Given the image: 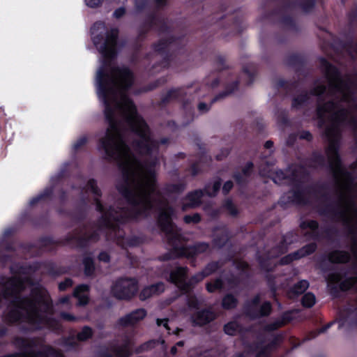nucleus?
<instances>
[{
    "instance_id": "1",
    "label": "nucleus",
    "mask_w": 357,
    "mask_h": 357,
    "mask_svg": "<svg viewBox=\"0 0 357 357\" xmlns=\"http://www.w3.org/2000/svg\"><path fill=\"white\" fill-rule=\"evenodd\" d=\"M107 64L104 63L96 76L97 93L104 105V114L109 126L105 135L100 139V147L107 159L116 160L125 177V185H118L135 214L114 211L110 208L105 219L120 220L128 216L136 218L144 214L151 207V195L154 190V171L138 162L130 152L119 130L117 123L124 118L140 138L135 149L143 155H153L158 148V142L151 139L146 123L136 112V108L126 96L125 90L134 82L132 73L127 68H111L110 73H105Z\"/></svg>"
},
{
    "instance_id": "2",
    "label": "nucleus",
    "mask_w": 357,
    "mask_h": 357,
    "mask_svg": "<svg viewBox=\"0 0 357 357\" xmlns=\"http://www.w3.org/2000/svg\"><path fill=\"white\" fill-rule=\"evenodd\" d=\"M8 302L10 303L7 313L10 321L24 318L36 325L47 324L52 302L43 288H31L28 282L10 280L6 284L0 285V305Z\"/></svg>"
},
{
    "instance_id": "3",
    "label": "nucleus",
    "mask_w": 357,
    "mask_h": 357,
    "mask_svg": "<svg viewBox=\"0 0 357 357\" xmlns=\"http://www.w3.org/2000/svg\"><path fill=\"white\" fill-rule=\"evenodd\" d=\"M329 144L326 151L328 160L333 170L337 181L342 202L340 218L342 221L351 227L352 231L357 230V181L344 171L341 167L337 154V139L338 130L328 128L326 131Z\"/></svg>"
},
{
    "instance_id": "4",
    "label": "nucleus",
    "mask_w": 357,
    "mask_h": 357,
    "mask_svg": "<svg viewBox=\"0 0 357 357\" xmlns=\"http://www.w3.org/2000/svg\"><path fill=\"white\" fill-rule=\"evenodd\" d=\"M118 31L112 29L110 33L106 31L102 22H96L91 29L92 39L105 60L112 59L116 53V38Z\"/></svg>"
},
{
    "instance_id": "5",
    "label": "nucleus",
    "mask_w": 357,
    "mask_h": 357,
    "mask_svg": "<svg viewBox=\"0 0 357 357\" xmlns=\"http://www.w3.org/2000/svg\"><path fill=\"white\" fill-rule=\"evenodd\" d=\"M217 263L209 264L205 270L195 275L191 280L190 284L186 282L185 269L184 268H178L171 272L170 280L175 284L179 289L185 290L188 289L189 286L193 283H197L204 278L206 275L211 274L212 272L218 268Z\"/></svg>"
},
{
    "instance_id": "6",
    "label": "nucleus",
    "mask_w": 357,
    "mask_h": 357,
    "mask_svg": "<svg viewBox=\"0 0 357 357\" xmlns=\"http://www.w3.org/2000/svg\"><path fill=\"white\" fill-rule=\"evenodd\" d=\"M321 64L328 76L331 87L337 91L344 100H347L350 93L349 89L347 84L340 80L337 70L324 59H321Z\"/></svg>"
},
{
    "instance_id": "7",
    "label": "nucleus",
    "mask_w": 357,
    "mask_h": 357,
    "mask_svg": "<svg viewBox=\"0 0 357 357\" xmlns=\"http://www.w3.org/2000/svg\"><path fill=\"white\" fill-rule=\"evenodd\" d=\"M137 291V284L133 279H121L116 282L112 291L114 295L119 299H129Z\"/></svg>"
},
{
    "instance_id": "8",
    "label": "nucleus",
    "mask_w": 357,
    "mask_h": 357,
    "mask_svg": "<svg viewBox=\"0 0 357 357\" xmlns=\"http://www.w3.org/2000/svg\"><path fill=\"white\" fill-rule=\"evenodd\" d=\"M347 112L340 109L339 107H335L333 103L328 102L326 105H319L317 115L319 118L330 117L334 122L342 121Z\"/></svg>"
},
{
    "instance_id": "9",
    "label": "nucleus",
    "mask_w": 357,
    "mask_h": 357,
    "mask_svg": "<svg viewBox=\"0 0 357 357\" xmlns=\"http://www.w3.org/2000/svg\"><path fill=\"white\" fill-rule=\"evenodd\" d=\"M15 345L18 347L21 351L18 354L10 355L7 357H35V348L37 346L36 341L34 340H28L17 338L14 342Z\"/></svg>"
},
{
    "instance_id": "10",
    "label": "nucleus",
    "mask_w": 357,
    "mask_h": 357,
    "mask_svg": "<svg viewBox=\"0 0 357 357\" xmlns=\"http://www.w3.org/2000/svg\"><path fill=\"white\" fill-rule=\"evenodd\" d=\"M172 214V210L169 208H165L161 211L158 222L162 229L168 234H172L176 231L174 227L172 224L171 215Z\"/></svg>"
},
{
    "instance_id": "11",
    "label": "nucleus",
    "mask_w": 357,
    "mask_h": 357,
    "mask_svg": "<svg viewBox=\"0 0 357 357\" xmlns=\"http://www.w3.org/2000/svg\"><path fill=\"white\" fill-rule=\"evenodd\" d=\"M342 276L338 272H333L331 273L328 278V282L331 284H336L340 282V288L343 290H347L351 287L356 282V278H349L344 281H341Z\"/></svg>"
},
{
    "instance_id": "12",
    "label": "nucleus",
    "mask_w": 357,
    "mask_h": 357,
    "mask_svg": "<svg viewBox=\"0 0 357 357\" xmlns=\"http://www.w3.org/2000/svg\"><path fill=\"white\" fill-rule=\"evenodd\" d=\"M146 312L143 309H138L120 319V324L123 326L132 325L144 319Z\"/></svg>"
},
{
    "instance_id": "13",
    "label": "nucleus",
    "mask_w": 357,
    "mask_h": 357,
    "mask_svg": "<svg viewBox=\"0 0 357 357\" xmlns=\"http://www.w3.org/2000/svg\"><path fill=\"white\" fill-rule=\"evenodd\" d=\"M316 249V245L314 243L309 244L303 247L298 252L294 253L293 255H288L282 259V264H287L294 259L303 257L313 252Z\"/></svg>"
},
{
    "instance_id": "14",
    "label": "nucleus",
    "mask_w": 357,
    "mask_h": 357,
    "mask_svg": "<svg viewBox=\"0 0 357 357\" xmlns=\"http://www.w3.org/2000/svg\"><path fill=\"white\" fill-rule=\"evenodd\" d=\"M164 284L158 283L144 288L139 294L141 300H146L154 295H157L164 291Z\"/></svg>"
},
{
    "instance_id": "15",
    "label": "nucleus",
    "mask_w": 357,
    "mask_h": 357,
    "mask_svg": "<svg viewBox=\"0 0 357 357\" xmlns=\"http://www.w3.org/2000/svg\"><path fill=\"white\" fill-rule=\"evenodd\" d=\"M202 195L201 191H195L190 193L185 198V202L183 206V210H185L188 207L193 208L198 206L201 202Z\"/></svg>"
},
{
    "instance_id": "16",
    "label": "nucleus",
    "mask_w": 357,
    "mask_h": 357,
    "mask_svg": "<svg viewBox=\"0 0 357 357\" xmlns=\"http://www.w3.org/2000/svg\"><path fill=\"white\" fill-rule=\"evenodd\" d=\"M215 317L214 314L209 310H202L197 312L193 317V321L198 325H204L212 321Z\"/></svg>"
},
{
    "instance_id": "17",
    "label": "nucleus",
    "mask_w": 357,
    "mask_h": 357,
    "mask_svg": "<svg viewBox=\"0 0 357 357\" xmlns=\"http://www.w3.org/2000/svg\"><path fill=\"white\" fill-rule=\"evenodd\" d=\"M74 295L78 299V305H86L88 303V286L82 284L77 287Z\"/></svg>"
},
{
    "instance_id": "18",
    "label": "nucleus",
    "mask_w": 357,
    "mask_h": 357,
    "mask_svg": "<svg viewBox=\"0 0 357 357\" xmlns=\"http://www.w3.org/2000/svg\"><path fill=\"white\" fill-rule=\"evenodd\" d=\"M349 258V255L342 251H335L329 255V259L332 262L344 263L347 261Z\"/></svg>"
},
{
    "instance_id": "19",
    "label": "nucleus",
    "mask_w": 357,
    "mask_h": 357,
    "mask_svg": "<svg viewBox=\"0 0 357 357\" xmlns=\"http://www.w3.org/2000/svg\"><path fill=\"white\" fill-rule=\"evenodd\" d=\"M309 287V282L307 280H301L298 282L292 289L295 294H303Z\"/></svg>"
},
{
    "instance_id": "20",
    "label": "nucleus",
    "mask_w": 357,
    "mask_h": 357,
    "mask_svg": "<svg viewBox=\"0 0 357 357\" xmlns=\"http://www.w3.org/2000/svg\"><path fill=\"white\" fill-rule=\"evenodd\" d=\"M239 331V326L235 321L229 322L225 326V331L229 335L236 334Z\"/></svg>"
},
{
    "instance_id": "21",
    "label": "nucleus",
    "mask_w": 357,
    "mask_h": 357,
    "mask_svg": "<svg viewBox=\"0 0 357 357\" xmlns=\"http://www.w3.org/2000/svg\"><path fill=\"white\" fill-rule=\"evenodd\" d=\"M236 305V299L231 295H227L222 300V306L224 308L230 309Z\"/></svg>"
},
{
    "instance_id": "22",
    "label": "nucleus",
    "mask_w": 357,
    "mask_h": 357,
    "mask_svg": "<svg viewBox=\"0 0 357 357\" xmlns=\"http://www.w3.org/2000/svg\"><path fill=\"white\" fill-rule=\"evenodd\" d=\"M315 296L313 294L307 293L303 297L302 303L304 306L310 307L315 303Z\"/></svg>"
},
{
    "instance_id": "23",
    "label": "nucleus",
    "mask_w": 357,
    "mask_h": 357,
    "mask_svg": "<svg viewBox=\"0 0 357 357\" xmlns=\"http://www.w3.org/2000/svg\"><path fill=\"white\" fill-rule=\"evenodd\" d=\"M301 227L303 229H309L312 231H314L318 227V224L314 220H306L301 224Z\"/></svg>"
},
{
    "instance_id": "24",
    "label": "nucleus",
    "mask_w": 357,
    "mask_h": 357,
    "mask_svg": "<svg viewBox=\"0 0 357 357\" xmlns=\"http://www.w3.org/2000/svg\"><path fill=\"white\" fill-rule=\"evenodd\" d=\"M91 329L89 327H84L82 331L79 333L77 337L79 340H86L91 336Z\"/></svg>"
},
{
    "instance_id": "25",
    "label": "nucleus",
    "mask_w": 357,
    "mask_h": 357,
    "mask_svg": "<svg viewBox=\"0 0 357 357\" xmlns=\"http://www.w3.org/2000/svg\"><path fill=\"white\" fill-rule=\"evenodd\" d=\"M206 287L209 292H213L215 290L222 287V282L220 280H216L213 283H208Z\"/></svg>"
},
{
    "instance_id": "26",
    "label": "nucleus",
    "mask_w": 357,
    "mask_h": 357,
    "mask_svg": "<svg viewBox=\"0 0 357 357\" xmlns=\"http://www.w3.org/2000/svg\"><path fill=\"white\" fill-rule=\"evenodd\" d=\"M206 287L209 292H213L215 290L222 287V282L220 280H216L213 283H208Z\"/></svg>"
},
{
    "instance_id": "27",
    "label": "nucleus",
    "mask_w": 357,
    "mask_h": 357,
    "mask_svg": "<svg viewBox=\"0 0 357 357\" xmlns=\"http://www.w3.org/2000/svg\"><path fill=\"white\" fill-rule=\"evenodd\" d=\"M200 220V217L197 213L193 214L192 215H185L184 217L185 222L189 223H197Z\"/></svg>"
},
{
    "instance_id": "28",
    "label": "nucleus",
    "mask_w": 357,
    "mask_h": 357,
    "mask_svg": "<svg viewBox=\"0 0 357 357\" xmlns=\"http://www.w3.org/2000/svg\"><path fill=\"white\" fill-rule=\"evenodd\" d=\"M85 266V273L86 275H90L93 271V264L91 259L87 258L84 261Z\"/></svg>"
},
{
    "instance_id": "29",
    "label": "nucleus",
    "mask_w": 357,
    "mask_h": 357,
    "mask_svg": "<svg viewBox=\"0 0 357 357\" xmlns=\"http://www.w3.org/2000/svg\"><path fill=\"white\" fill-rule=\"evenodd\" d=\"M85 2V4L91 8H96L100 6L103 0H84Z\"/></svg>"
},
{
    "instance_id": "30",
    "label": "nucleus",
    "mask_w": 357,
    "mask_h": 357,
    "mask_svg": "<svg viewBox=\"0 0 357 357\" xmlns=\"http://www.w3.org/2000/svg\"><path fill=\"white\" fill-rule=\"evenodd\" d=\"M271 311V304L268 302H265L261 306L260 314L261 315H266Z\"/></svg>"
},
{
    "instance_id": "31",
    "label": "nucleus",
    "mask_w": 357,
    "mask_h": 357,
    "mask_svg": "<svg viewBox=\"0 0 357 357\" xmlns=\"http://www.w3.org/2000/svg\"><path fill=\"white\" fill-rule=\"evenodd\" d=\"M88 185H89V189H90L93 193H94L96 195H100V190L98 188V186H97V184H96V181H90L89 182Z\"/></svg>"
},
{
    "instance_id": "32",
    "label": "nucleus",
    "mask_w": 357,
    "mask_h": 357,
    "mask_svg": "<svg viewBox=\"0 0 357 357\" xmlns=\"http://www.w3.org/2000/svg\"><path fill=\"white\" fill-rule=\"evenodd\" d=\"M72 285V280L70 279H66L64 282H61L59 285L60 290H65L67 287Z\"/></svg>"
},
{
    "instance_id": "33",
    "label": "nucleus",
    "mask_w": 357,
    "mask_h": 357,
    "mask_svg": "<svg viewBox=\"0 0 357 357\" xmlns=\"http://www.w3.org/2000/svg\"><path fill=\"white\" fill-rule=\"evenodd\" d=\"M220 182H215L213 183V192H211L209 191H207V193L208 194V195L210 196H212L213 195L215 194V192L219 190L220 188Z\"/></svg>"
},
{
    "instance_id": "34",
    "label": "nucleus",
    "mask_w": 357,
    "mask_h": 357,
    "mask_svg": "<svg viewBox=\"0 0 357 357\" xmlns=\"http://www.w3.org/2000/svg\"><path fill=\"white\" fill-rule=\"evenodd\" d=\"M168 320L167 319H158L156 320V324L158 326L162 325L167 330H169L167 324Z\"/></svg>"
},
{
    "instance_id": "35",
    "label": "nucleus",
    "mask_w": 357,
    "mask_h": 357,
    "mask_svg": "<svg viewBox=\"0 0 357 357\" xmlns=\"http://www.w3.org/2000/svg\"><path fill=\"white\" fill-rule=\"evenodd\" d=\"M325 91V87L323 85H318L314 89V93L319 95Z\"/></svg>"
},
{
    "instance_id": "36",
    "label": "nucleus",
    "mask_w": 357,
    "mask_h": 357,
    "mask_svg": "<svg viewBox=\"0 0 357 357\" xmlns=\"http://www.w3.org/2000/svg\"><path fill=\"white\" fill-rule=\"evenodd\" d=\"M232 186V183L231 181H227L224 184L222 190L225 193H227L231 189Z\"/></svg>"
},
{
    "instance_id": "37",
    "label": "nucleus",
    "mask_w": 357,
    "mask_h": 357,
    "mask_svg": "<svg viewBox=\"0 0 357 357\" xmlns=\"http://www.w3.org/2000/svg\"><path fill=\"white\" fill-rule=\"evenodd\" d=\"M99 259L100 261H105V262H107L109 261V256L106 252H101L99 255Z\"/></svg>"
},
{
    "instance_id": "38",
    "label": "nucleus",
    "mask_w": 357,
    "mask_h": 357,
    "mask_svg": "<svg viewBox=\"0 0 357 357\" xmlns=\"http://www.w3.org/2000/svg\"><path fill=\"white\" fill-rule=\"evenodd\" d=\"M61 316L63 319L67 320V321H73V320L75 319V317H73L68 313H62L61 314Z\"/></svg>"
},
{
    "instance_id": "39",
    "label": "nucleus",
    "mask_w": 357,
    "mask_h": 357,
    "mask_svg": "<svg viewBox=\"0 0 357 357\" xmlns=\"http://www.w3.org/2000/svg\"><path fill=\"white\" fill-rule=\"evenodd\" d=\"M125 13V10L122 8L117 9L114 11V15L116 17H120Z\"/></svg>"
},
{
    "instance_id": "40",
    "label": "nucleus",
    "mask_w": 357,
    "mask_h": 357,
    "mask_svg": "<svg viewBox=\"0 0 357 357\" xmlns=\"http://www.w3.org/2000/svg\"><path fill=\"white\" fill-rule=\"evenodd\" d=\"M208 248V245L205 243H202L199 245H198V247L197 248V252H203L204 250H206Z\"/></svg>"
},
{
    "instance_id": "41",
    "label": "nucleus",
    "mask_w": 357,
    "mask_h": 357,
    "mask_svg": "<svg viewBox=\"0 0 357 357\" xmlns=\"http://www.w3.org/2000/svg\"><path fill=\"white\" fill-rule=\"evenodd\" d=\"M228 210L229 213L232 215L236 214V210L234 208V206L230 203L227 205Z\"/></svg>"
},
{
    "instance_id": "42",
    "label": "nucleus",
    "mask_w": 357,
    "mask_h": 357,
    "mask_svg": "<svg viewBox=\"0 0 357 357\" xmlns=\"http://www.w3.org/2000/svg\"><path fill=\"white\" fill-rule=\"evenodd\" d=\"M198 108L200 111H206L208 109L207 105L202 102L199 104Z\"/></svg>"
},
{
    "instance_id": "43",
    "label": "nucleus",
    "mask_w": 357,
    "mask_h": 357,
    "mask_svg": "<svg viewBox=\"0 0 357 357\" xmlns=\"http://www.w3.org/2000/svg\"><path fill=\"white\" fill-rule=\"evenodd\" d=\"M348 324H349V321L347 320H344L343 321H339L337 323L338 328L341 329L342 328H343L344 326L347 325Z\"/></svg>"
},
{
    "instance_id": "44",
    "label": "nucleus",
    "mask_w": 357,
    "mask_h": 357,
    "mask_svg": "<svg viewBox=\"0 0 357 357\" xmlns=\"http://www.w3.org/2000/svg\"><path fill=\"white\" fill-rule=\"evenodd\" d=\"M259 301V296H256L252 301V303H251V306L252 307H254L255 305H257L258 304Z\"/></svg>"
},
{
    "instance_id": "45",
    "label": "nucleus",
    "mask_w": 357,
    "mask_h": 357,
    "mask_svg": "<svg viewBox=\"0 0 357 357\" xmlns=\"http://www.w3.org/2000/svg\"><path fill=\"white\" fill-rule=\"evenodd\" d=\"M69 298L67 296L63 297L59 300L60 304H67L68 303Z\"/></svg>"
},
{
    "instance_id": "46",
    "label": "nucleus",
    "mask_w": 357,
    "mask_h": 357,
    "mask_svg": "<svg viewBox=\"0 0 357 357\" xmlns=\"http://www.w3.org/2000/svg\"><path fill=\"white\" fill-rule=\"evenodd\" d=\"M176 352H177V347H176V346L172 347V349H171V354L172 355H175L176 354Z\"/></svg>"
},
{
    "instance_id": "47",
    "label": "nucleus",
    "mask_w": 357,
    "mask_h": 357,
    "mask_svg": "<svg viewBox=\"0 0 357 357\" xmlns=\"http://www.w3.org/2000/svg\"><path fill=\"white\" fill-rule=\"evenodd\" d=\"M95 199H96V202L97 209L101 211L102 210V206L100 205V204L98 202L97 198H95Z\"/></svg>"
},
{
    "instance_id": "48",
    "label": "nucleus",
    "mask_w": 357,
    "mask_h": 357,
    "mask_svg": "<svg viewBox=\"0 0 357 357\" xmlns=\"http://www.w3.org/2000/svg\"><path fill=\"white\" fill-rule=\"evenodd\" d=\"M166 0H155L156 3H158V5L159 6H162L165 3Z\"/></svg>"
},
{
    "instance_id": "49",
    "label": "nucleus",
    "mask_w": 357,
    "mask_h": 357,
    "mask_svg": "<svg viewBox=\"0 0 357 357\" xmlns=\"http://www.w3.org/2000/svg\"><path fill=\"white\" fill-rule=\"evenodd\" d=\"M273 146V143L271 142H266L265 144V146L266 148H271Z\"/></svg>"
},
{
    "instance_id": "50",
    "label": "nucleus",
    "mask_w": 357,
    "mask_h": 357,
    "mask_svg": "<svg viewBox=\"0 0 357 357\" xmlns=\"http://www.w3.org/2000/svg\"><path fill=\"white\" fill-rule=\"evenodd\" d=\"M352 252H353L354 256L357 258V250L354 245L352 247Z\"/></svg>"
},
{
    "instance_id": "51",
    "label": "nucleus",
    "mask_w": 357,
    "mask_h": 357,
    "mask_svg": "<svg viewBox=\"0 0 357 357\" xmlns=\"http://www.w3.org/2000/svg\"><path fill=\"white\" fill-rule=\"evenodd\" d=\"M183 344H184V342L183 341H179V342H178L176 343V344L175 346H176V347H181L183 346Z\"/></svg>"
},
{
    "instance_id": "52",
    "label": "nucleus",
    "mask_w": 357,
    "mask_h": 357,
    "mask_svg": "<svg viewBox=\"0 0 357 357\" xmlns=\"http://www.w3.org/2000/svg\"><path fill=\"white\" fill-rule=\"evenodd\" d=\"M152 344H153V342H149L146 344L144 345L143 346V349H146V348H148L149 347V345H151Z\"/></svg>"
},
{
    "instance_id": "53",
    "label": "nucleus",
    "mask_w": 357,
    "mask_h": 357,
    "mask_svg": "<svg viewBox=\"0 0 357 357\" xmlns=\"http://www.w3.org/2000/svg\"><path fill=\"white\" fill-rule=\"evenodd\" d=\"M303 137L307 138V139H309L310 138V134L306 133V135L305 136H303Z\"/></svg>"
},
{
    "instance_id": "54",
    "label": "nucleus",
    "mask_w": 357,
    "mask_h": 357,
    "mask_svg": "<svg viewBox=\"0 0 357 357\" xmlns=\"http://www.w3.org/2000/svg\"><path fill=\"white\" fill-rule=\"evenodd\" d=\"M85 142H86V139H85L84 138L81 139L79 140V143H80V144H84V143H85Z\"/></svg>"
},
{
    "instance_id": "55",
    "label": "nucleus",
    "mask_w": 357,
    "mask_h": 357,
    "mask_svg": "<svg viewBox=\"0 0 357 357\" xmlns=\"http://www.w3.org/2000/svg\"><path fill=\"white\" fill-rule=\"evenodd\" d=\"M277 174L278 176H282L283 178V173L282 172H278Z\"/></svg>"
},
{
    "instance_id": "56",
    "label": "nucleus",
    "mask_w": 357,
    "mask_h": 357,
    "mask_svg": "<svg viewBox=\"0 0 357 357\" xmlns=\"http://www.w3.org/2000/svg\"><path fill=\"white\" fill-rule=\"evenodd\" d=\"M189 305H190V307H195L196 306V305L193 304L192 303H189Z\"/></svg>"
},
{
    "instance_id": "57",
    "label": "nucleus",
    "mask_w": 357,
    "mask_h": 357,
    "mask_svg": "<svg viewBox=\"0 0 357 357\" xmlns=\"http://www.w3.org/2000/svg\"><path fill=\"white\" fill-rule=\"evenodd\" d=\"M74 146L75 148H77L78 146H79V144H78V143H77V144H75Z\"/></svg>"
},
{
    "instance_id": "58",
    "label": "nucleus",
    "mask_w": 357,
    "mask_h": 357,
    "mask_svg": "<svg viewBox=\"0 0 357 357\" xmlns=\"http://www.w3.org/2000/svg\"><path fill=\"white\" fill-rule=\"evenodd\" d=\"M34 202H35V199H32L31 203L33 204Z\"/></svg>"
}]
</instances>
